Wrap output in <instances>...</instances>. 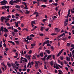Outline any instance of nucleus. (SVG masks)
Instances as JSON below:
<instances>
[{"label":"nucleus","instance_id":"f257e3e1","mask_svg":"<svg viewBox=\"0 0 74 74\" xmlns=\"http://www.w3.org/2000/svg\"><path fill=\"white\" fill-rule=\"evenodd\" d=\"M7 18V17L5 16H2L1 18V21H2V22H4V19H5L6 20V21H10V18Z\"/></svg>","mask_w":74,"mask_h":74},{"label":"nucleus","instance_id":"f03ea898","mask_svg":"<svg viewBox=\"0 0 74 74\" xmlns=\"http://www.w3.org/2000/svg\"><path fill=\"white\" fill-rule=\"evenodd\" d=\"M7 1L5 0H3V1H1L0 3H1V5H5L7 4Z\"/></svg>","mask_w":74,"mask_h":74},{"label":"nucleus","instance_id":"7ed1b4c3","mask_svg":"<svg viewBox=\"0 0 74 74\" xmlns=\"http://www.w3.org/2000/svg\"><path fill=\"white\" fill-rule=\"evenodd\" d=\"M63 51H64V49H62L61 50V51L59 52L57 55L56 56L57 57H59V56L61 55V54L62 53V52H63Z\"/></svg>","mask_w":74,"mask_h":74},{"label":"nucleus","instance_id":"20e7f679","mask_svg":"<svg viewBox=\"0 0 74 74\" xmlns=\"http://www.w3.org/2000/svg\"><path fill=\"white\" fill-rule=\"evenodd\" d=\"M62 36H63V37H65V33H64L62 34L61 35H60V36H59L58 37V38H60Z\"/></svg>","mask_w":74,"mask_h":74},{"label":"nucleus","instance_id":"39448f33","mask_svg":"<svg viewBox=\"0 0 74 74\" xmlns=\"http://www.w3.org/2000/svg\"><path fill=\"white\" fill-rule=\"evenodd\" d=\"M35 67H36V69H38V64L37 63V62L35 61Z\"/></svg>","mask_w":74,"mask_h":74},{"label":"nucleus","instance_id":"423d86ee","mask_svg":"<svg viewBox=\"0 0 74 74\" xmlns=\"http://www.w3.org/2000/svg\"><path fill=\"white\" fill-rule=\"evenodd\" d=\"M26 39L27 40H29L30 41V40H32V38L28 36L27 37Z\"/></svg>","mask_w":74,"mask_h":74},{"label":"nucleus","instance_id":"0eeeda50","mask_svg":"<svg viewBox=\"0 0 74 74\" xmlns=\"http://www.w3.org/2000/svg\"><path fill=\"white\" fill-rule=\"evenodd\" d=\"M1 31L2 32H4V28L3 27H1V28H0V32H1Z\"/></svg>","mask_w":74,"mask_h":74},{"label":"nucleus","instance_id":"6e6552de","mask_svg":"<svg viewBox=\"0 0 74 74\" xmlns=\"http://www.w3.org/2000/svg\"><path fill=\"white\" fill-rule=\"evenodd\" d=\"M55 30H56V32L58 33V32H60V29L58 28H56L55 29Z\"/></svg>","mask_w":74,"mask_h":74},{"label":"nucleus","instance_id":"1a4fd4ad","mask_svg":"<svg viewBox=\"0 0 74 74\" xmlns=\"http://www.w3.org/2000/svg\"><path fill=\"white\" fill-rule=\"evenodd\" d=\"M70 10H69L68 11V14H67V15L66 16V18H68L69 17V15H70Z\"/></svg>","mask_w":74,"mask_h":74},{"label":"nucleus","instance_id":"9d476101","mask_svg":"<svg viewBox=\"0 0 74 74\" xmlns=\"http://www.w3.org/2000/svg\"><path fill=\"white\" fill-rule=\"evenodd\" d=\"M4 32L5 33H7V32H8V30L7 28H4Z\"/></svg>","mask_w":74,"mask_h":74},{"label":"nucleus","instance_id":"9b49d317","mask_svg":"<svg viewBox=\"0 0 74 74\" xmlns=\"http://www.w3.org/2000/svg\"><path fill=\"white\" fill-rule=\"evenodd\" d=\"M34 14H35V15H36V17H37V16H38V12H35L34 13Z\"/></svg>","mask_w":74,"mask_h":74},{"label":"nucleus","instance_id":"f8f14e48","mask_svg":"<svg viewBox=\"0 0 74 74\" xmlns=\"http://www.w3.org/2000/svg\"><path fill=\"white\" fill-rule=\"evenodd\" d=\"M44 63L45 64L44 65L45 69H47V65H46V63H47V62L44 61Z\"/></svg>","mask_w":74,"mask_h":74},{"label":"nucleus","instance_id":"ddd939ff","mask_svg":"<svg viewBox=\"0 0 74 74\" xmlns=\"http://www.w3.org/2000/svg\"><path fill=\"white\" fill-rule=\"evenodd\" d=\"M8 42H10V43H12V44L13 45H15V43H14V42L12 41H8Z\"/></svg>","mask_w":74,"mask_h":74},{"label":"nucleus","instance_id":"4468645a","mask_svg":"<svg viewBox=\"0 0 74 74\" xmlns=\"http://www.w3.org/2000/svg\"><path fill=\"white\" fill-rule=\"evenodd\" d=\"M10 4H11V5H13L14 4V3L13 2V0H12L10 2H9Z\"/></svg>","mask_w":74,"mask_h":74},{"label":"nucleus","instance_id":"2eb2a0df","mask_svg":"<svg viewBox=\"0 0 74 74\" xmlns=\"http://www.w3.org/2000/svg\"><path fill=\"white\" fill-rule=\"evenodd\" d=\"M51 58V55H49L47 57V60H48Z\"/></svg>","mask_w":74,"mask_h":74},{"label":"nucleus","instance_id":"dca6fc26","mask_svg":"<svg viewBox=\"0 0 74 74\" xmlns=\"http://www.w3.org/2000/svg\"><path fill=\"white\" fill-rule=\"evenodd\" d=\"M51 51L49 50H47V52L48 54H50Z\"/></svg>","mask_w":74,"mask_h":74},{"label":"nucleus","instance_id":"f3484780","mask_svg":"<svg viewBox=\"0 0 74 74\" xmlns=\"http://www.w3.org/2000/svg\"><path fill=\"white\" fill-rule=\"evenodd\" d=\"M4 7L5 8H8V9H10V6H6L5 5L4 6Z\"/></svg>","mask_w":74,"mask_h":74},{"label":"nucleus","instance_id":"a211bd4d","mask_svg":"<svg viewBox=\"0 0 74 74\" xmlns=\"http://www.w3.org/2000/svg\"><path fill=\"white\" fill-rule=\"evenodd\" d=\"M15 7L16 8H18V9H20L21 8V6H19L18 5H16Z\"/></svg>","mask_w":74,"mask_h":74},{"label":"nucleus","instance_id":"6ab92c4d","mask_svg":"<svg viewBox=\"0 0 74 74\" xmlns=\"http://www.w3.org/2000/svg\"><path fill=\"white\" fill-rule=\"evenodd\" d=\"M66 60L68 61V62H70V58H69V57L66 58Z\"/></svg>","mask_w":74,"mask_h":74},{"label":"nucleus","instance_id":"aec40b11","mask_svg":"<svg viewBox=\"0 0 74 74\" xmlns=\"http://www.w3.org/2000/svg\"><path fill=\"white\" fill-rule=\"evenodd\" d=\"M50 64L51 66H52L53 65V61H51V62H50Z\"/></svg>","mask_w":74,"mask_h":74},{"label":"nucleus","instance_id":"412c9836","mask_svg":"<svg viewBox=\"0 0 74 74\" xmlns=\"http://www.w3.org/2000/svg\"><path fill=\"white\" fill-rule=\"evenodd\" d=\"M36 45V44L35 43H34L33 44H32L31 45V46L32 47V48H34L33 47H34Z\"/></svg>","mask_w":74,"mask_h":74},{"label":"nucleus","instance_id":"4be33fe9","mask_svg":"<svg viewBox=\"0 0 74 74\" xmlns=\"http://www.w3.org/2000/svg\"><path fill=\"white\" fill-rule=\"evenodd\" d=\"M25 57L26 58H28L29 59H30V57H31V56L30 55H28V56H25Z\"/></svg>","mask_w":74,"mask_h":74},{"label":"nucleus","instance_id":"5701e85b","mask_svg":"<svg viewBox=\"0 0 74 74\" xmlns=\"http://www.w3.org/2000/svg\"><path fill=\"white\" fill-rule=\"evenodd\" d=\"M7 65L8 66V67H11V64L10 62H8L7 63Z\"/></svg>","mask_w":74,"mask_h":74},{"label":"nucleus","instance_id":"b1692460","mask_svg":"<svg viewBox=\"0 0 74 74\" xmlns=\"http://www.w3.org/2000/svg\"><path fill=\"white\" fill-rule=\"evenodd\" d=\"M67 38L65 37L62 39V40H63V41H66V40H67Z\"/></svg>","mask_w":74,"mask_h":74},{"label":"nucleus","instance_id":"393cba45","mask_svg":"<svg viewBox=\"0 0 74 74\" xmlns=\"http://www.w3.org/2000/svg\"><path fill=\"white\" fill-rule=\"evenodd\" d=\"M40 30L41 31V32H43V31H44V28L42 27H41V28L40 29Z\"/></svg>","mask_w":74,"mask_h":74},{"label":"nucleus","instance_id":"a878e982","mask_svg":"<svg viewBox=\"0 0 74 74\" xmlns=\"http://www.w3.org/2000/svg\"><path fill=\"white\" fill-rule=\"evenodd\" d=\"M15 42L16 43L17 45H18L19 43V41L18 40H16L15 41Z\"/></svg>","mask_w":74,"mask_h":74},{"label":"nucleus","instance_id":"bb28decb","mask_svg":"<svg viewBox=\"0 0 74 74\" xmlns=\"http://www.w3.org/2000/svg\"><path fill=\"white\" fill-rule=\"evenodd\" d=\"M31 23L32 24H36V21H31Z\"/></svg>","mask_w":74,"mask_h":74},{"label":"nucleus","instance_id":"cd10ccee","mask_svg":"<svg viewBox=\"0 0 74 74\" xmlns=\"http://www.w3.org/2000/svg\"><path fill=\"white\" fill-rule=\"evenodd\" d=\"M51 36H55L56 35H57V34L53 33L51 34Z\"/></svg>","mask_w":74,"mask_h":74},{"label":"nucleus","instance_id":"c85d7f7f","mask_svg":"<svg viewBox=\"0 0 74 74\" xmlns=\"http://www.w3.org/2000/svg\"><path fill=\"white\" fill-rule=\"evenodd\" d=\"M58 8H59V6H57L55 10H56V11H58Z\"/></svg>","mask_w":74,"mask_h":74},{"label":"nucleus","instance_id":"c756f323","mask_svg":"<svg viewBox=\"0 0 74 74\" xmlns=\"http://www.w3.org/2000/svg\"><path fill=\"white\" fill-rule=\"evenodd\" d=\"M1 65H3V66H5V65L4 64V62H3L1 64Z\"/></svg>","mask_w":74,"mask_h":74},{"label":"nucleus","instance_id":"7c9ffc66","mask_svg":"<svg viewBox=\"0 0 74 74\" xmlns=\"http://www.w3.org/2000/svg\"><path fill=\"white\" fill-rule=\"evenodd\" d=\"M15 26L16 27H19V25H18V23H17L16 24H15Z\"/></svg>","mask_w":74,"mask_h":74},{"label":"nucleus","instance_id":"2f4dec72","mask_svg":"<svg viewBox=\"0 0 74 74\" xmlns=\"http://www.w3.org/2000/svg\"><path fill=\"white\" fill-rule=\"evenodd\" d=\"M45 44H47V41H46V42H44L43 43V47H44V46L45 45Z\"/></svg>","mask_w":74,"mask_h":74},{"label":"nucleus","instance_id":"473e14b6","mask_svg":"<svg viewBox=\"0 0 74 74\" xmlns=\"http://www.w3.org/2000/svg\"><path fill=\"white\" fill-rule=\"evenodd\" d=\"M14 32H15V33H17V32H18V30H17L16 29H15L14 30Z\"/></svg>","mask_w":74,"mask_h":74},{"label":"nucleus","instance_id":"72a5a7b5","mask_svg":"<svg viewBox=\"0 0 74 74\" xmlns=\"http://www.w3.org/2000/svg\"><path fill=\"white\" fill-rule=\"evenodd\" d=\"M16 10L17 11H19V12H22V10H21L18 9H17Z\"/></svg>","mask_w":74,"mask_h":74},{"label":"nucleus","instance_id":"f704fd0d","mask_svg":"<svg viewBox=\"0 0 74 74\" xmlns=\"http://www.w3.org/2000/svg\"><path fill=\"white\" fill-rule=\"evenodd\" d=\"M42 21L44 23H45V21H47V19H43L42 20Z\"/></svg>","mask_w":74,"mask_h":74},{"label":"nucleus","instance_id":"c9c22d12","mask_svg":"<svg viewBox=\"0 0 74 74\" xmlns=\"http://www.w3.org/2000/svg\"><path fill=\"white\" fill-rule=\"evenodd\" d=\"M53 5H55L56 6H57L58 5V4L57 3H54L53 4Z\"/></svg>","mask_w":74,"mask_h":74},{"label":"nucleus","instance_id":"e433bc0d","mask_svg":"<svg viewBox=\"0 0 74 74\" xmlns=\"http://www.w3.org/2000/svg\"><path fill=\"white\" fill-rule=\"evenodd\" d=\"M60 11H61V10H60L58 12V15L59 16L60 15Z\"/></svg>","mask_w":74,"mask_h":74},{"label":"nucleus","instance_id":"4c0bfd02","mask_svg":"<svg viewBox=\"0 0 74 74\" xmlns=\"http://www.w3.org/2000/svg\"><path fill=\"white\" fill-rule=\"evenodd\" d=\"M32 53V50H30L28 52V53L29 54H31Z\"/></svg>","mask_w":74,"mask_h":74},{"label":"nucleus","instance_id":"58836bf2","mask_svg":"<svg viewBox=\"0 0 74 74\" xmlns=\"http://www.w3.org/2000/svg\"><path fill=\"white\" fill-rule=\"evenodd\" d=\"M41 7H43V8H45V7H47V6L45 5H41Z\"/></svg>","mask_w":74,"mask_h":74},{"label":"nucleus","instance_id":"ea45409f","mask_svg":"<svg viewBox=\"0 0 74 74\" xmlns=\"http://www.w3.org/2000/svg\"><path fill=\"white\" fill-rule=\"evenodd\" d=\"M6 25H7L8 26H10V23H6Z\"/></svg>","mask_w":74,"mask_h":74},{"label":"nucleus","instance_id":"a19ab883","mask_svg":"<svg viewBox=\"0 0 74 74\" xmlns=\"http://www.w3.org/2000/svg\"><path fill=\"white\" fill-rule=\"evenodd\" d=\"M29 13H30V11H26L25 12V13H26V14H29Z\"/></svg>","mask_w":74,"mask_h":74},{"label":"nucleus","instance_id":"79ce46f5","mask_svg":"<svg viewBox=\"0 0 74 74\" xmlns=\"http://www.w3.org/2000/svg\"><path fill=\"white\" fill-rule=\"evenodd\" d=\"M47 45L48 46V47H51V45L49 44V43L47 44Z\"/></svg>","mask_w":74,"mask_h":74},{"label":"nucleus","instance_id":"37998d69","mask_svg":"<svg viewBox=\"0 0 74 74\" xmlns=\"http://www.w3.org/2000/svg\"><path fill=\"white\" fill-rule=\"evenodd\" d=\"M41 59L42 60H44V61H45V58H41Z\"/></svg>","mask_w":74,"mask_h":74},{"label":"nucleus","instance_id":"c03bdc74","mask_svg":"<svg viewBox=\"0 0 74 74\" xmlns=\"http://www.w3.org/2000/svg\"><path fill=\"white\" fill-rule=\"evenodd\" d=\"M3 46L4 47H7L6 46V44L5 43H4L3 45Z\"/></svg>","mask_w":74,"mask_h":74},{"label":"nucleus","instance_id":"a18cd8bd","mask_svg":"<svg viewBox=\"0 0 74 74\" xmlns=\"http://www.w3.org/2000/svg\"><path fill=\"white\" fill-rule=\"evenodd\" d=\"M64 26H67V23L65 21H64Z\"/></svg>","mask_w":74,"mask_h":74},{"label":"nucleus","instance_id":"49530a36","mask_svg":"<svg viewBox=\"0 0 74 74\" xmlns=\"http://www.w3.org/2000/svg\"><path fill=\"white\" fill-rule=\"evenodd\" d=\"M25 30L26 31H27V32H28V29H27V28H24L23 29V30Z\"/></svg>","mask_w":74,"mask_h":74},{"label":"nucleus","instance_id":"de8ad7c7","mask_svg":"<svg viewBox=\"0 0 74 74\" xmlns=\"http://www.w3.org/2000/svg\"><path fill=\"white\" fill-rule=\"evenodd\" d=\"M70 45V43H68L66 46H69Z\"/></svg>","mask_w":74,"mask_h":74},{"label":"nucleus","instance_id":"09e8293b","mask_svg":"<svg viewBox=\"0 0 74 74\" xmlns=\"http://www.w3.org/2000/svg\"><path fill=\"white\" fill-rule=\"evenodd\" d=\"M71 12H72V13H74V11H73V9H71Z\"/></svg>","mask_w":74,"mask_h":74},{"label":"nucleus","instance_id":"8fccbe9b","mask_svg":"<svg viewBox=\"0 0 74 74\" xmlns=\"http://www.w3.org/2000/svg\"><path fill=\"white\" fill-rule=\"evenodd\" d=\"M7 29H11V27H10V26L9 27H7Z\"/></svg>","mask_w":74,"mask_h":74},{"label":"nucleus","instance_id":"3c124183","mask_svg":"<svg viewBox=\"0 0 74 74\" xmlns=\"http://www.w3.org/2000/svg\"><path fill=\"white\" fill-rule=\"evenodd\" d=\"M58 67H60V68L61 69H62V66H60V65L58 64Z\"/></svg>","mask_w":74,"mask_h":74},{"label":"nucleus","instance_id":"603ef678","mask_svg":"<svg viewBox=\"0 0 74 74\" xmlns=\"http://www.w3.org/2000/svg\"><path fill=\"white\" fill-rule=\"evenodd\" d=\"M5 37H7V36H8V35H7V34H5L4 35Z\"/></svg>","mask_w":74,"mask_h":74},{"label":"nucleus","instance_id":"864d4df0","mask_svg":"<svg viewBox=\"0 0 74 74\" xmlns=\"http://www.w3.org/2000/svg\"><path fill=\"white\" fill-rule=\"evenodd\" d=\"M24 59L25 62H27V60L26 58H24Z\"/></svg>","mask_w":74,"mask_h":74},{"label":"nucleus","instance_id":"5fc2aeb1","mask_svg":"<svg viewBox=\"0 0 74 74\" xmlns=\"http://www.w3.org/2000/svg\"><path fill=\"white\" fill-rule=\"evenodd\" d=\"M30 71V69H28L27 70V72H29Z\"/></svg>","mask_w":74,"mask_h":74},{"label":"nucleus","instance_id":"6e6d98bb","mask_svg":"<svg viewBox=\"0 0 74 74\" xmlns=\"http://www.w3.org/2000/svg\"><path fill=\"white\" fill-rule=\"evenodd\" d=\"M4 68L5 69V70H7V66H4Z\"/></svg>","mask_w":74,"mask_h":74},{"label":"nucleus","instance_id":"4d7b16f0","mask_svg":"<svg viewBox=\"0 0 74 74\" xmlns=\"http://www.w3.org/2000/svg\"><path fill=\"white\" fill-rule=\"evenodd\" d=\"M21 27H23V26H24V25L22 23L21 24Z\"/></svg>","mask_w":74,"mask_h":74},{"label":"nucleus","instance_id":"13d9d810","mask_svg":"<svg viewBox=\"0 0 74 74\" xmlns=\"http://www.w3.org/2000/svg\"><path fill=\"white\" fill-rule=\"evenodd\" d=\"M19 14L16 13V16H19Z\"/></svg>","mask_w":74,"mask_h":74},{"label":"nucleus","instance_id":"bf43d9fd","mask_svg":"<svg viewBox=\"0 0 74 74\" xmlns=\"http://www.w3.org/2000/svg\"><path fill=\"white\" fill-rule=\"evenodd\" d=\"M43 53H41L40 54V56H41V57H42V56H43Z\"/></svg>","mask_w":74,"mask_h":74},{"label":"nucleus","instance_id":"052dcab7","mask_svg":"<svg viewBox=\"0 0 74 74\" xmlns=\"http://www.w3.org/2000/svg\"><path fill=\"white\" fill-rule=\"evenodd\" d=\"M64 33V31H63V29L62 31H61V33Z\"/></svg>","mask_w":74,"mask_h":74},{"label":"nucleus","instance_id":"680f3d73","mask_svg":"<svg viewBox=\"0 0 74 74\" xmlns=\"http://www.w3.org/2000/svg\"><path fill=\"white\" fill-rule=\"evenodd\" d=\"M30 37L32 36V37H34V34H32L30 35Z\"/></svg>","mask_w":74,"mask_h":74},{"label":"nucleus","instance_id":"e2e57ef3","mask_svg":"<svg viewBox=\"0 0 74 74\" xmlns=\"http://www.w3.org/2000/svg\"><path fill=\"white\" fill-rule=\"evenodd\" d=\"M53 1V0H50L49 1V3H52Z\"/></svg>","mask_w":74,"mask_h":74},{"label":"nucleus","instance_id":"0e129e2a","mask_svg":"<svg viewBox=\"0 0 74 74\" xmlns=\"http://www.w3.org/2000/svg\"><path fill=\"white\" fill-rule=\"evenodd\" d=\"M58 47H59V46H60V42H58Z\"/></svg>","mask_w":74,"mask_h":74},{"label":"nucleus","instance_id":"69168bd1","mask_svg":"<svg viewBox=\"0 0 74 74\" xmlns=\"http://www.w3.org/2000/svg\"><path fill=\"white\" fill-rule=\"evenodd\" d=\"M12 34H13L14 35H15V33L14 32H13L12 33Z\"/></svg>","mask_w":74,"mask_h":74},{"label":"nucleus","instance_id":"338daca9","mask_svg":"<svg viewBox=\"0 0 74 74\" xmlns=\"http://www.w3.org/2000/svg\"><path fill=\"white\" fill-rule=\"evenodd\" d=\"M48 43H49V40H47V44H48Z\"/></svg>","mask_w":74,"mask_h":74},{"label":"nucleus","instance_id":"774afa93","mask_svg":"<svg viewBox=\"0 0 74 74\" xmlns=\"http://www.w3.org/2000/svg\"><path fill=\"white\" fill-rule=\"evenodd\" d=\"M72 54H74V50L72 51Z\"/></svg>","mask_w":74,"mask_h":74}]
</instances>
